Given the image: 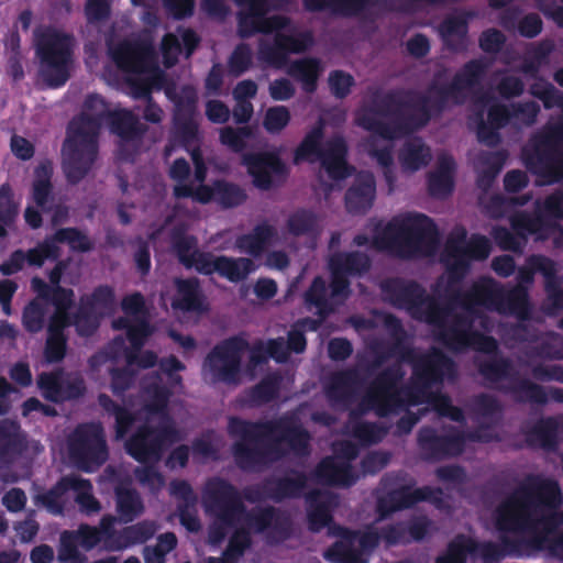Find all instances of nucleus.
Segmentation results:
<instances>
[{
  "instance_id": "f257e3e1",
  "label": "nucleus",
  "mask_w": 563,
  "mask_h": 563,
  "mask_svg": "<svg viewBox=\"0 0 563 563\" xmlns=\"http://www.w3.org/2000/svg\"><path fill=\"white\" fill-rule=\"evenodd\" d=\"M488 67L484 58H473L455 73L450 82H440L437 74L424 92L406 88L386 92L376 90L369 104L357 113L355 122L387 141L417 132L434 117L441 115L450 103L463 104L466 91L481 85Z\"/></svg>"
},
{
  "instance_id": "f03ea898",
  "label": "nucleus",
  "mask_w": 563,
  "mask_h": 563,
  "mask_svg": "<svg viewBox=\"0 0 563 563\" xmlns=\"http://www.w3.org/2000/svg\"><path fill=\"white\" fill-rule=\"evenodd\" d=\"M563 495L559 483L539 474H528L518 487L496 508V528L499 532L529 531V538H543L542 548L554 556L558 537H551L563 525L560 508Z\"/></svg>"
},
{
  "instance_id": "7ed1b4c3",
  "label": "nucleus",
  "mask_w": 563,
  "mask_h": 563,
  "mask_svg": "<svg viewBox=\"0 0 563 563\" xmlns=\"http://www.w3.org/2000/svg\"><path fill=\"white\" fill-rule=\"evenodd\" d=\"M228 430L231 437L236 438L232 455L243 472H257L282 460L287 454L283 443L297 456L310 453V433L292 417L257 421L231 417Z\"/></svg>"
},
{
  "instance_id": "20e7f679",
  "label": "nucleus",
  "mask_w": 563,
  "mask_h": 563,
  "mask_svg": "<svg viewBox=\"0 0 563 563\" xmlns=\"http://www.w3.org/2000/svg\"><path fill=\"white\" fill-rule=\"evenodd\" d=\"M84 109L69 122L62 146V167L70 185L79 184L91 172L99 154L100 129L111 111L106 100L97 93L86 97Z\"/></svg>"
},
{
  "instance_id": "39448f33",
  "label": "nucleus",
  "mask_w": 563,
  "mask_h": 563,
  "mask_svg": "<svg viewBox=\"0 0 563 563\" xmlns=\"http://www.w3.org/2000/svg\"><path fill=\"white\" fill-rule=\"evenodd\" d=\"M438 244V228L434 221L423 213L393 218L372 240L375 250L388 252L399 258L429 254Z\"/></svg>"
},
{
  "instance_id": "423d86ee",
  "label": "nucleus",
  "mask_w": 563,
  "mask_h": 563,
  "mask_svg": "<svg viewBox=\"0 0 563 563\" xmlns=\"http://www.w3.org/2000/svg\"><path fill=\"white\" fill-rule=\"evenodd\" d=\"M247 527L236 528L231 534L223 551L228 556L242 558L252 547L251 530L255 533H266L268 543H282L292 536V520L288 512L274 506L254 509L246 514Z\"/></svg>"
},
{
  "instance_id": "0eeeda50",
  "label": "nucleus",
  "mask_w": 563,
  "mask_h": 563,
  "mask_svg": "<svg viewBox=\"0 0 563 563\" xmlns=\"http://www.w3.org/2000/svg\"><path fill=\"white\" fill-rule=\"evenodd\" d=\"M324 137V124L319 121L296 147L294 163H313L319 161L330 179L334 181L344 180L350 177L354 167L346 161L347 144L342 136H334L322 146Z\"/></svg>"
},
{
  "instance_id": "6e6552de",
  "label": "nucleus",
  "mask_w": 563,
  "mask_h": 563,
  "mask_svg": "<svg viewBox=\"0 0 563 563\" xmlns=\"http://www.w3.org/2000/svg\"><path fill=\"white\" fill-rule=\"evenodd\" d=\"M75 38L58 30H47L36 38L35 54L40 60V76L47 87H63L70 78Z\"/></svg>"
},
{
  "instance_id": "1a4fd4ad",
  "label": "nucleus",
  "mask_w": 563,
  "mask_h": 563,
  "mask_svg": "<svg viewBox=\"0 0 563 563\" xmlns=\"http://www.w3.org/2000/svg\"><path fill=\"white\" fill-rule=\"evenodd\" d=\"M384 300L398 309H405L416 320L427 324L441 323V302L429 295L416 280L390 277L382 282Z\"/></svg>"
},
{
  "instance_id": "9d476101",
  "label": "nucleus",
  "mask_w": 563,
  "mask_h": 563,
  "mask_svg": "<svg viewBox=\"0 0 563 563\" xmlns=\"http://www.w3.org/2000/svg\"><path fill=\"white\" fill-rule=\"evenodd\" d=\"M405 377V371L400 364H393L377 374L372 383L371 391L360 406L350 412V419L361 417L368 410H373L377 417L386 418L397 415L409 405L407 396L398 384Z\"/></svg>"
},
{
  "instance_id": "9b49d317",
  "label": "nucleus",
  "mask_w": 563,
  "mask_h": 563,
  "mask_svg": "<svg viewBox=\"0 0 563 563\" xmlns=\"http://www.w3.org/2000/svg\"><path fill=\"white\" fill-rule=\"evenodd\" d=\"M456 376L454 361L440 349H432L412 361L410 383L402 388L409 405L424 404V398L433 386L440 385L444 378Z\"/></svg>"
},
{
  "instance_id": "f8f14e48",
  "label": "nucleus",
  "mask_w": 563,
  "mask_h": 563,
  "mask_svg": "<svg viewBox=\"0 0 563 563\" xmlns=\"http://www.w3.org/2000/svg\"><path fill=\"white\" fill-rule=\"evenodd\" d=\"M527 168L540 185H554L563 180V122L547 128L526 159Z\"/></svg>"
},
{
  "instance_id": "ddd939ff",
  "label": "nucleus",
  "mask_w": 563,
  "mask_h": 563,
  "mask_svg": "<svg viewBox=\"0 0 563 563\" xmlns=\"http://www.w3.org/2000/svg\"><path fill=\"white\" fill-rule=\"evenodd\" d=\"M474 291L488 311L512 314L519 321L531 318L529 292L525 285H516L507 290L493 277L482 276L474 282Z\"/></svg>"
},
{
  "instance_id": "4468645a",
  "label": "nucleus",
  "mask_w": 563,
  "mask_h": 563,
  "mask_svg": "<svg viewBox=\"0 0 563 563\" xmlns=\"http://www.w3.org/2000/svg\"><path fill=\"white\" fill-rule=\"evenodd\" d=\"M67 444L70 460L87 473L98 470L109 457L104 430L100 423H79L69 434Z\"/></svg>"
},
{
  "instance_id": "2eb2a0df",
  "label": "nucleus",
  "mask_w": 563,
  "mask_h": 563,
  "mask_svg": "<svg viewBox=\"0 0 563 563\" xmlns=\"http://www.w3.org/2000/svg\"><path fill=\"white\" fill-rule=\"evenodd\" d=\"M202 506L207 514L224 526L235 527L246 512L238 488L219 476L209 478L202 489Z\"/></svg>"
},
{
  "instance_id": "dca6fc26",
  "label": "nucleus",
  "mask_w": 563,
  "mask_h": 563,
  "mask_svg": "<svg viewBox=\"0 0 563 563\" xmlns=\"http://www.w3.org/2000/svg\"><path fill=\"white\" fill-rule=\"evenodd\" d=\"M178 441V430L174 421L153 427L147 423L140 426L126 440L125 451L141 464L156 463L161 460L166 446Z\"/></svg>"
},
{
  "instance_id": "f3484780",
  "label": "nucleus",
  "mask_w": 563,
  "mask_h": 563,
  "mask_svg": "<svg viewBox=\"0 0 563 563\" xmlns=\"http://www.w3.org/2000/svg\"><path fill=\"white\" fill-rule=\"evenodd\" d=\"M340 540L334 542L324 556L332 563H368L363 553H372L380 543L379 529L367 525L364 529L340 527Z\"/></svg>"
},
{
  "instance_id": "a211bd4d",
  "label": "nucleus",
  "mask_w": 563,
  "mask_h": 563,
  "mask_svg": "<svg viewBox=\"0 0 563 563\" xmlns=\"http://www.w3.org/2000/svg\"><path fill=\"white\" fill-rule=\"evenodd\" d=\"M240 8L236 13L238 35L250 38L255 34H272L273 31L289 29L291 19L286 15H271L264 0H234Z\"/></svg>"
},
{
  "instance_id": "6ab92c4d",
  "label": "nucleus",
  "mask_w": 563,
  "mask_h": 563,
  "mask_svg": "<svg viewBox=\"0 0 563 563\" xmlns=\"http://www.w3.org/2000/svg\"><path fill=\"white\" fill-rule=\"evenodd\" d=\"M249 347L247 340L242 335L224 339L209 352L205 366H208L214 380L235 384L239 382L242 355Z\"/></svg>"
},
{
  "instance_id": "aec40b11",
  "label": "nucleus",
  "mask_w": 563,
  "mask_h": 563,
  "mask_svg": "<svg viewBox=\"0 0 563 563\" xmlns=\"http://www.w3.org/2000/svg\"><path fill=\"white\" fill-rule=\"evenodd\" d=\"M36 383L42 396L54 404L78 400L87 393V385L80 372H66L60 367L40 373Z\"/></svg>"
},
{
  "instance_id": "412c9836",
  "label": "nucleus",
  "mask_w": 563,
  "mask_h": 563,
  "mask_svg": "<svg viewBox=\"0 0 563 563\" xmlns=\"http://www.w3.org/2000/svg\"><path fill=\"white\" fill-rule=\"evenodd\" d=\"M421 501H429L440 507L443 501L442 488L422 486L412 489L410 485H402L390 489L377 499V520H385L394 512L409 509Z\"/></svg>"
},
{
  "instance_id": "4be33fe9",
  "label": "nucleus",
  "mask_w": 563,
  "mask_h": 563,
  "mask_svg": "<svg viewBox=\"0 0 563 563\" xmlns=\"http://www.w3.org/2000/svg\"><path fill=\"white\" fill-rule=\"evenodd\" d=\"M500 532L499 543L493 541L477 542L472 555L479 556L484 563H498L503 559L530 558L541 551L543 538L509 537Z\"/></svg>"
},
{
  "instance_id": "5701e85b",
  "label": "nucleus",
  "mask_w": 563,
  "mask_h": 563,
  "mask_svg": "<svg viewBox=\"0 0 563 563\" xmlns=\"http://www.w3.org/2000/svg\"><path fill=\"white\" fill-rule=\"evenodd\" d=\"M170 244L178 262L186 269H196L202 275L217 273V256L197 249L198 240L195 235L187 234V228L180 223L170 231Z\"/></svg>"
},
{
  "instance_id": "b1692460",
  "label": "nucleus",
  "mask_w": 563,
  "mask_h": 563,
  "mask_svg": "<svg viewBox=\"0 0 563 563\" xmlns=\"http://www.w3.org/2000/svg\"><path fill=\"white\" fill-rule=\"evenodd\" d=\"M241 164L246 167L253 185L261 190H269L275 178H285L288 167L276 151L244 153Z\"/></svg>"
},
{
  "instance_id": "393cba45",
  "label": "nucleus",
  "mask_w": 563,
  "mask_h": 563,
  "mask_svg": "<svg viewBox=\"0 0 563 563\" xmlns=\"http://www.w3.org/2000/svg\"><path fill=\"white\" fill-rule=\"evenodd\" d=\"M418 446L428 461H441L463 453L466 437L455 428L448 434H439L432 427H422L417 437Z\"/></svg>"
},
{
  "instance_id": "a878e982",
  "label": "nucleus",
  "mask_w": 563,
  "mask_h": 563,
  "mask_svg": "<svg viewBox=\"0 0 563 563\" xmlns=\"http://www.w3.org/2000/svg\"><path fill=\"white\" fill-rule=\"evenodd\" d=\"M101 541L99 529L88 523H80L77 530H64L59 537L57 560L62 563H87V556L78 547L90 551Z\"/></svg>"
},
{
  "instance_id": "bb28decb",
  "label": "nucleus",
  "mask_w": 563,
  "mask_h": 563,
  "mask_svg": "<svg viewBox=\"0 0 563 563\" xmlns=\"http://www.w3.org/2000/svg\"><path fill=\"white\" fill-rule=\"evenodd\" d=\"M445 303L452 307L451 323L452 328L465 331H476L474 323L482 318L483 301L474 291V283L467 290H455L449 295Z\"/></svg>"
},
{
  "instance_id": "cd10ccee",
  "label": "nucleus",
  "mask_w": 563,
  "mask_h": 563,
  "mask_svg": "<svg viewBox=\"0 0 563 563\" xmlns=\"http://www.w3.org/2000/svg\"><path fill=\"white\" fill-rule=\"evenodd\" d=\"M112 60L117 67L131 74H145L156 69L151 48L140 42L123 41L110 49Z\"/></svg>"
},
{
  "instance_id": "c85d7f7f",
  "label": "nucleus",
  "mask_w": 563,
  "mask_h": 563,
  "mask_svg": "<svg viewBox=\"0 0 563 563\" xmlns=\"http://www.w3.org/2000/svg\"><path fill=\"white\" fill-rule=\"evenodd\" d=\"M490 253L492 243L489 239L479 233L472 234L455 261L448 262L446 273L449 283L462 282L470 272L471 263L474 261H485L489 257Z\"/></svg>"
},
{
  "instance_id": "c756f323",
  "label": "nucleus",
  "mask_w": 563,
  "mask_h": 563,
  "mask_svg": "<svg viewBox=\"0 0 563 563\" xmlns=\"http://www.w3.org/2000/svg\"><path fill=\"white\" fill-rule=\"evenodd\" d=\"M500 390L510 395L518 404L545 406L549 400L563 404V388L550 387L547 389L529 378L515 379L510 385L503 386Z\"/></svg>"
},
{
  "instance_id": "7c9ffc66",
  "label": "nucleus",
  "mask_w": 563,
  "mask_h": 563,
  "mask_svg": "<svg viewBox=\"0 0 563 563\" xmlns=\"http://www.w3.org/2000/svg\"><path fill=\"white\" fill-rule=\"evenodd\" d=\"M308 483L305 472L290 470L288 475L282 477H267L261 486L262 497L282 503L286 499H295L302 496Z\"/></svg>"
},
{
  "instance_id": "2f4dec72",
  "label": "nucleus",
  "mask_w": 563,
  "mask_h": 563,
  "mask_svg": "<svg viewBox=\"0 0 563 563\" xmlns=\"http://www.w3.org/2000/svg\"><path fill=\"white\" fill-rule=\"evenodd\" d=\"M510 103L493 102L487 109V121L483 112L477 113L476 136L479 143L494 147L497 146L501 136L499 131L512 123Z\"/></svg>"
},
{
  "instance_id": "473e14b6",
  "label": "nucleus",
  "mask_w": 563,
  "mask_h": 563,
  "mask_svg": "<svg viewBox=\"0 0 563 563\" xmlns=\"http://www.w3.org/2000/svg\"><path fill=\"white\" fill-rule=\"evenodd\" d=\"M552 220L561 219L556 218L554 212L545 208L544 198L543 200H536L533 213L526 211L516 212L509 218V223L511 230L527 244L529 235L542 233L548 228L552 227Z\"/></svg>"
},
{
  "instance_id": "72a5a7b5",
  "label": "nucleus",
  "mask_w": 563,
  "mask_h": 563,
  "mask_svg": "<svg viewBox=\"0 0 563 563\" xmlns=\"http://www.w3.org/2000/svg\"><path fill=\"white\" fill-rule=\"evenodd\" d=\"M307 521L311 532H320L333 522V510L339 505L338 495L313 489L306 495Z\"/></svg>"
},
{
  "instance_id": "f704fd0d",
  "label": "nucleus",
  "mask_w": 563,
  "mask_h": 563,
  "mask_svg": "<svg viewBox=\"0 0 563 563\" xmlns=\"http://www.w3.org/2000/svg\"><path fill=\"white\" fill-rule=\"evenodd\" d=\"M313 474L319 484L330 487L349 488L358 479L352 463L333 456L323 457L317 464Z\"/></svg>"
},
{
  "instance_id": "c9c22d12",
  "label": "nucleus",
  "mask_w": 563,
  "mask_h": 563,
  "mask_svg": "<svg viewBox=\"0 0 563 563\" xmlns=\"http://www.w3.org/2000/svg\"><path fill=\"white\" fill-rule=\"evenodd\" d=\"M91 488L89 479L79 476H63L49 489L37 494L34 498L36 505L43 506L49 514L60 516L64 514V496L69 490Z\"/></svg>"
},
{
  "instance_id": "e433bc0d",
  "label": "nucleus",
  "mask_w": 563,
  "mask_h": 563,
  "mask_svg": "<svg viewBox=\"0 0 563 563\" xmlns=\"http://www.w3.org/2000/svg\"><path fill=\"white\" fill-rule=\"evenodd\" d=\"M376 195V181L372 173L361 172L344 196L346 211L351 214H364L373 206Z\"/></svg>"
},
{
  "instance_id": "4c0bfd02",
  "label": "nucleus",
  "mask_w": 563,
  "mask_h": 563,
  "mask_svg": "<svg viewBox=\"0 0 563 563\" xmlns=\"http://www.w3.org/2000/svg\"><path fill=\"white\" fill-rule=\"evenodd\" d=\"M361 383L362 378L356 368H345L330 375L324 386V393L331 402L347 404L354 397Z\"/></svg>"
},
{
  "instance_id": "58836bf2",
  "label": "nucleus",
  "mask_w": 563,
  "mask_h": 563,
  "mask_svg": "<svg viewBox=\"0 0 563 563\" xmlns=\"http://www.w3.org/2000/svg\"><path fill=\"white\" fill-rule=\"evenodd\" d=\"M441 308L443 309L440 313L441 323L430 324L435 329V340L453 352L467 350L474 331H465L448 325V319L452 314V307L450 303H441Z\"/></svg>"
},
{
  "instance_id": "ea45409f",
  "label": "nucleus",
  "mask_w": 563,
  "mask_h": 563,
  "mask_svg": "<svg viewBox=\"0 0 563 563\" xmlns=\"http://www.w3.org/2000/svg\"><path fill=\"white\" fill-rule=\"evenodd\" d=\"M455 161L450 155H441L435 170L428 174V192L432 198L449 197L454 189Z\"/></svg>"
},
{
  "instance_id": "a19ab883",
  "label": "nucleus",
  "mask_w": 563,
  "mask_h": 563,
  "mask_svg": "<svg viewBox=\"0 0 563 563\" xmlns=\"http://www.w3.org/2000/svg\"><path fill=\"white\" fill-rule=\"evenodd\" d=\"M106 121L110 131L125 142L141 140L147 131L146 125L140 122L137 115L126 109L108 112Z\"/></svg>"
},
{
  "instance_id": "79ce46f5",
  "label": "nucleus",
  "mask_w": 563,
  "mask_h": 563,
  "mask_svg": "<svg viewBox=\"0 0 563 563\" xmlns=\"http://www.w3.org/2000/svg\"><path fill=\"white\" fill-rule=\"evenodd\" d=\"M443 45L452 53H462L468 46V21L465 15H449L439 25Z\"/></svg>"
},
{
  "instance_id": "37998d69",
  "label": "nucleus",
  "mask_w": 563,
  "mask_h": 563,
  "mask_svg": "<svg viewBox=\"0 0 563 563\" xmlns=\"http://www.w3.org/2000/svg\"><path fill=\"white\" fill-rule=\"evenodd\" d=\"M175 285L177 294L172 301L174 309L185 312H201L206 309L205 296L198 278H177Z\"/></svg>"
},
{
  "instance_id": "c03bdc74",
  "label": "nucleus",
  "mask_w": 563,
  "mask_h": 563,
  "mask_svg": "<svg viewBox=\"0 0 563 563\" xmlns=\"http://www.w3.org/2000/svg\"><path fill=\"white\" fill-rule=\"evenodd\" d=\"M53 174V163L49 159L42 161L34 169L32 198L36 207L44 212L51 211L54 201Z\"/></svg>"
},
{
  "instance_id": "a18cd8bd",
  "label": "nucleus",
  "mask_w": 563,
  "mask_h": 563,
  "mask_svg": "<svg viewBox=\"0 0 563 563\" xmlns=\"http://www.w3.org/2000/svg\"><path fill=\"white\" fill-rule=\"evenodd\" d=\"M554 51L555 43L551 38H543L537 43H530L526 49L519 70L532 79L539 78L541 68L550 64V57Z\"/></svg>"
},
{
  "instance_id": "49530a36",
  "label": "nucleus",
  "mask_w": 563,
  "mask_h": 563,
  "mask_svg": "<svg viewBox=\"0 0 563 563\" xmlns=\"http://www.w3.org/2000/svg\"><path fill=\"white\" fill-rule=\"evenodd\" d=\"M322 70L323 67L319 58L302 57L289 64L287 74L301 84L305 92L312 93L317 90Z\"/></svg>"
},
{
  "instance_id": "de8ad7c7",
  "label": "nucleus",
  "mask_w": 563,
  "mask_h": 563,
  "mask_svg": "<svg viewBox=\"0 0 563 563\" xmlns=\"http://www.w3.org/2000/svg\"><path fill=\"white\" fill-rule=\"evenodd\" d=\"M372 266L369 256L360 251L339 252L329 260V268L350 277L362 276Z\"/></svg>"
},
{
  "instance_id": "09e8293b",
  "label": "nucleus",
  "mask_w": 563,
  "mask_h": 563,
  "mask_svg": "<svg viewBox=\"0 0 563 563\" xmlns=\"http://www.w3.org/2000/svg\"><path fill=\"white\" fill-rule=\"evenodd\" d=\"M432 158L430 147L420 137L404 143L398 159L404 170L417 172L429 165Z\"/></svg>"
},
{
  "instance_id": "8fccbe9b",
  "label": "nucleus",
  "mask_w": 563,
  "mask_h": 563,
  "mask_svg": "<svg viewBox=\"0 0 563 563\" xmlns=\"http://www.w3.org/2000/svg\"><path fill=\"white\" fill-rule=\"evenodd\" d=\"M559 430L560 424L556 417L541 418L527 433V441L532 446L554 451L559 445Z\"/></svg>"
},
{
  "instance_id": "3c124183",
  "label": "nucleus",
  "mask_w": 563,
  "mask_h": 563,
  "mask_svg": "<svg viewBox=\"0 0 563 563\" xmlns=\"http://www.w3.org/2000/svg\"><path fill=\"white\" fill-rule=\"evenodd\" d=\"M155 525L150 521H141L123 528L114 542L108 543V551H122L131 545L141 544L153 538Z\"/></svg>"
},
{
  "instance_id": "603ef678",
  "label": "nucleus",
  "mask_w": 563,
  "mask_h": 563,
  "mask_svg": "<svg viewBox=\"0 0 563 563\" xmlns=\"http://www.w3.org/2000/svg\"><path fill=\"white\" fill-rule=\"evenodd\" d=\"M98 404L104 412L114 418L115 438L119 440L125 438L135 421L133 412L103 393L98 395Z\"/></svg>"
},
{
  "instance_id": "864d4df0",
  "label": "nucleus",
  "mask_w": 563,
  "mask_h": 563,
  "mask_svg": "<svg viewBox=\"0 0 563 563\" xmlns=\"http://www.w3.org/2000/svg\"><path fill=\"white\" fill-rule=\"evenodd\" d=\"M276 229L264 222L255 225L251 233L238 239L239 249L247 254L257 257L262 255L269 242L276 236Z\"/></svg>"
},
{
  "instance_id": "5fc2aeb1",
  "label": "nucleus",
  "mask_w": 563,
  "mask_h": 563,
  "mask_svg": "<svg viewBox=\"0 0 563 563\" xmlns=\"http://www.w3.org/2000/svg\"><path fill=\"white\" fill-rule=\"evenodd\" d=\"M319 222V217L313 210L298 208L287 218L286 230L295 238L317 235L320 231Z\"/></svg>"
},
{
  "instance_id": "6e6d98bb",
  "label": "nucleus",
  "mask_w": 563,
  "mask_h": 563,
  "mask_svg": "<svg viewBox=\"0 0 563 563\" xmlns=\"http://www.w3.org/2000/svg\"><path fill=\"white\" fill-rule=\"evenodd\" d=\"M478 373L489 383H498L505 379L510 385L515 379H520L515 373L512 362L508 357L494 355L478 363Z\"/></svg>"
},
{
  "instance_id": "4d7b16f0",
  "label": "nucleus",
  "mask_w": 563,
  "mask_h": 563,
  "mask_svg": "<svg viewBox=\"0 0 563 563\" xmlns=\"http://www.w3.org/2000/svg\"><path fill=\"white\" fill-rule=\"evenodd\" d=\"M303 302L308 309L316 308L317 316L328 318L333 312V306L328 298V286L321 276H316L303 292Z\"/></svg>"
},
{
  "instance_id": "13d9d810",
  "label": "nucleus",
  "mask_w": 563,
  "mask_h": 563,
  "mask_svg": "<svg viewBox=\"0 0 563 563\" xmlns=\"http://www.w3.org/2000/svg\"><path fill=\"white\" fill-rule=\"evenodd\" d=\"M282 376L278 372L265 375L256 385L247 390V398L252 406H261L274 401L280 390Z\"/></svg>"
},
{
  "instance_id": "bf43d9fd",
  "label": "nucleus",
  "mask_w": 563,
  "mask_h": 563,
  "mask_svg": "<svg viewBox=\"0 0 563 563\" xmlns=\"http://www.w3.org/2000/svg\"><path fill=\"white\" fill-rule=\"evenodd\" d=\"M117 511L120 519L128 523L133 521L144 511L141 496L134 488L124 486L115 487Z\"/></svg>"
},
{
  "instance_id": "052dcab7",
  "label": "nucleus",
  "mask_w": 563,
  "mask_h": 563,
  "mask_svg": "<svg viewBox=\"0 0 563 563\" xmlns=\"http://www.w3.org/2000/svg\"><path fill=\"white\" fill-rule=\"evenodd\" d=\"M217 273L231 283L244 280L254 269L255 265L251 258L217 256Z\"/></svg>"
},
{
  "instance_id": "680f3d73",
  "label": "nucleus",
  "mask_w": 563,
  "mask_h": 563,
  "mask_svg": "<svg viewBox=\"0 0 563 563\" xmlns=\"http://www.w3.org/2000/svg\"><path fill=\"white\" fill-rule=\"evenodd\" d=\"M372 0H302L309 12H321L331 9L344 15H355L362 12Z\"/></svg>"
},
{
  "instance_id": "e2e57ef3",
  "label": "nucleus",
  "mask_w": 563,
  "mask_h": 563,
  "mask_svg": "<svg viewBox=\"0 0 563 563\" xmlns=\"http://www.w3.org/2000/svg\"><path fill=\"white\" fill-rule=\"evenodd\" d=\"M529 358L563 360V338L554 332L540 336L526 352Z\"/></svg>"
},
{
  "instance_id": "0e129e2a",
  "label": "nucleus",
  "mask_w": 563,
  "mask_h": 563,
  "mask_svg": "<svg viewBox=\"0 0 563 563\" xmlns=\"http://www.w3.org/2000/svg\"><path fill=\"white\" fill-rule=\"evenodd\" d=\"M73 327L80 336L92 335L100 324V314L90 302L80 298L77 310L71 313Z\"/></svg>"
},
{
  "instance_id": "69168bd1",
  "label": "nucleus",
  "mask_w": 563,
  "mask_h": 563,
  "mask_svg": "<svg viewBox=\"0 0 563 563\" xmlns=\"http://www.w3.org/2000/svg\"><path fill=\"white\" fill-rule=\"evenodd\" d=\"M273 42H261L258 58L274 68H283L288 63L289 54L282 38V31H273Z\"/></svg>"
},
{
  "instance_id": "338daca9",
  "label": "nucleus",
  "mask_w": 563,
  "mask_h": 563,
  "mask_svg": "<svg viewBox=\"0 0 563 563\" xmlns=\"http://www.w3.org/2000/svg\"><path fill=\"white\" fill-rule=\"evenodd\" d=\"M527 263L531 264L543 276L544 289L548 298L551 299L562 288V278L558 275L556 263L544 255H531Z\"/></svg>"
},
{
  "instance_id": "774afa93",
  "label": "nucleus",
  "mask_w": 563,
  "mask_h": 563,
  "mask_svg": "<svg viewBox=\"0 0 563 563\" xmlns=\"http://www.w3.org/2000/svg\"><path fill=\"white\" fill-rule=\"evenodd\" d=\"M476 541L465 534H457L446 547L444 554L435 559V563H466L467 555L474 553Z\"/></svg>"
}]
</instances>
